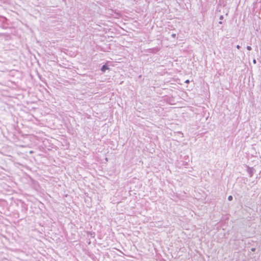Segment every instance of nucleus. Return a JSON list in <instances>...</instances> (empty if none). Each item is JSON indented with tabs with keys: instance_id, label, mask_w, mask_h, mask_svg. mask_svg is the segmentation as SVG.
Wrapping results in <instances>:
<instances>
[{
	"instance_id": "f257e3e1",
	"label": "nucleus",
	"mask_w": 261,
	"mask_h": 261,
	"mask_svg": "<svg viewBox=\"0 0 261 261\" xmlns=\"http://www.w3.org/2000/svg\"><path fill=\"white\" fill-rule=\"evenodd\" d=\"M109 69V67H108V66L107 65H103L102 67H101V71L104 72L106 70H108Z\"/></svg>"
},
{
	"instance_id": "f03ea898",
	"label": "nucleus",
	"mask_w": 261,
	"mask_h": 261,
	"mask_svg": "<svg viewBox=\"0 0 261 261\" xmlns=\"http://www.w3.org/2000/svg\"><path fill=\"white\" fill-rule=\"evenodd\" d=\"M228 200L229 201H231L232 200V196H229L228 197Z\"/></svg>"
},
{
	"instance_id": "7ed1b4c3",
	"label": "nucleus",
	"mask_w": 261,
	"mask_h": 261,
	"mask_svg": "<svg viewBox=\"0 0 261 261\" xmlns=\"http://www.w3.org/2000/svg\"><path fill=\"white\" fill-rule=\"evenodd\" d=\"M246 48L248 50H250L251 49V47L250 46H247Z\"/></svg>"
},
{
	"instance_id": "20e7f679",
	"label": "nucleus",
	"mask_w": 261,
	"mask_h": 261,
	"mask_svg": "<svg viewBox=\"0 0 261 261\" xmlns=\"http://www.w3.org/2000/svg\"><path fill=\"white\" fill-rule=\"evenodd\" d=\"M253 63L254 64H255V63H256V60H255V59H253Z\"/></svg>"
},
{
	"instance_id": "39448f33",
	"label": "nucleus",
	"mask_w": 261,
	"mask_h": 261,
	"mask_svg": "<svg viewBox=\"0 0 261 261\" xmlns=\"http://www.w3.org/2000/svg\"><path fill=\"white\" fill-rule=\"evenodd\" d=\"M186 82V83L188 84V83L190 82V81H189V80H187L186 81V82Z\"/></svg>"
},
{
	"instance_id": "423d86ee",
	"label": "nucleus",
	"mask_w": 261,
	"mask_h": 261,
	"mask_svg": "<svg viewBox=\"0 0 261 261\" xmlns=\"http://www.w3.org/2000/svg\"><path fill=\"white\" fill-rule=\"evenodd\" d=\"M237 48L238 49H239V48H240V45H237Z\"/></svg>"
}]
</instances>
